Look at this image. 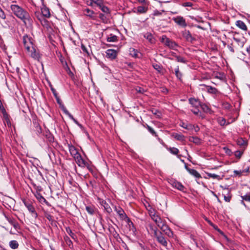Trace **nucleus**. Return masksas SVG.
<instances>
[{
	"label": "nucleus",
	"instance_id": "5fc2aeb1",
	"mask_svg": "<svg viewBox=\"0 0 250 250\" xmlns=\"http://www.w3.org/2000/svg\"><path fill=\"white\" fill-rule=\"evenodd\" d=\"M0 110L1 111V112H2V113L3 115V116H5H5H6V117L7 116V113H6V110H5V109H4V107H3V108H2V109H0Z\"/></svg>",
	"mask_w": 250,
	"mask_h": 250
},
{
	"label": "nucleus",
	"instance_id": "f03ea898",
	"mask_svg": "<svg viewBox=\"0 0 250 250\" xmlns=\"http://www.w3.org/2000/svg\"><path fill=\"white\" fill-rule=\"evenodd\" d=\"M152 220L157 224L158 227L160 228L162 231L166 232V233L168 236H170V234H172V232L166 225V221L165 220L162 219L158 215L152 217Z\"/></svg>",
	"mask_w": 250,
	"mask_h": 250
},
{
	"label": "nucleus",
	"instance_id": "4be33fe9",
	"mask_svg": "<svg viewBox=\"0 0 250 250\" xmlns=\"http://www.w3.org/2000/svg\"><path fill=\"white\" fill-rule=\"evenodd\" d=\"M173 186L181 191H183L185 189L184 186L181 183L178 182H174L173 184Z\"/></svg>",
	"mask_w": 250,
	"mask_h": 250
},
{
	"label": "nucleus",
	"instance_id": "79ce46f5",
	"mask_svg": "<svg viewBox=\"0 0 250 250\" xmlns=\"http://www.w3.org/2000/svg\"><path fill=\"white\" fill-rule=\"evenodd\" d=\"M91 1L96 4L99 7L103 4V0H91Z\"/></svg>",
	"mask_w": 250,
	"mask_h": 250
},
{
	"label": "nucleus",
	"instance_id": "c756f323",
	"mask_svg": "<svg viewBox=\"0 0 250 250\" xmlns=\"http://www.w3.org/2000/svg\"><path fill=\"white\" fill-rule=\"evenodd\" d=\"M167 149L172 154L177 155L179 153V150L175 147H169Z\"/></svg>",
	"mask_w": 250,
	"mask_h": 250
},
{
	"label": "nucleus",
	"instance_id": "338daca9",
	"mask_svg": "<svg viewBox=\"0 0 250 250\" xmlns=\"http://www.w3.org/2000/svg\"><path fill=\"white\" fill-rule=\"evenodd\" d=\"M68 117L71 119V120H74V117L73 116L69 113L68 115Z\"/></svg>",
	"mask_w": 250,
	"mask_h": 250
},
{
	"label": "nucleus",
	"instance_id": "8fccbe9b",
	"mask_svg": "<svg viewBox=\"0 0 250 250\" xmlns=\"http://www.w3.org/2000/svg\"><path fill=\"white\" fill-rule=\"evenodd\" d=\"M153 114H155V115H156V116H157L158 118H160L161 117V113H160L159 111H158V110H156L155 111V112H153Z\"/></svg>",
	"mask_w": 250,
	"mask_h": 250
},
{
	"label": "nucleus",
	"instance_id": "a878e982",
	"mask_svg": "<svg viewBox=\"0 0 250 250\" xmlns=\"http://www.w3.org/2000/svg\"><path fill=\"white\" fill-rule=\"evenodd\" d=\"M147 10V8L143 6L137 7V11L139 13H145Z\"/></svg>",
	"mask_w": 250,
	"mask_h": 250
},
{
	"label": "nucleus",
	"instance_id": "69168bd1",
	"mask_svg": "<svg viewBox=\"0 0 250 250\" xmlns=\"http://www.w3.org/2000/svg\"><path fill=\"white\" fill-rule=\"evenodd\" d=\"M193 129H194V130H195V131L196 132H197V131H198L199 130V127L198 126H196V127H195V126H194V128H193Z\"/></svg>",
	"mask_w": 250,
	"mask_h": 250
},
{
	"label": "nucleus",
	"instance_id": "a211bd4d",
	"mask_svg": "<svg viewBox=\"0 0 250 250\" xmlns=\"http://www.w3.org/2000/svg\"><path fill=\"white\" fill-rule=\"evenodd\" d=\"M236 25L239 28L243 30L244 31L247 30V27L246 24L242 21L239 20L237 21L236 22Z\"/></svg>",
	"mask_w": 250,
	"mask_h": 250
},
{
	"label": "nucleus",
	"instance_id": "a18cd8bd",
	"mask_svg": "<svg viewBox=\"0 0 250 250\" xmlns=\"http://www.w3.org/2000/svg\"><path fill=\"white\" fill-rule=\"evenodd\" d=\"M242 155V153L240 151H236L235 152V156L236 157L240 158Z\"/></svg>",
	"mask_w": 250,
	"mask_h": 250
},
{
	"label": "nucleus",
	"instance_id": "9d476101",
	"mask_svg": "<svg viewBox=\"0 0 250 250\" xmlns=\"http://www.w3.org/2000/svg\"><path fill=\"white\" fill-rule=\"evenodd\" d=\"M117 52L114 49H108L106 51V57L110 59L114 60L117 57Z\"/></svg>",
	"mask_w": 250,
	"mask_h": 250
},
{
	"label": "nucleus",
	"instance_id": "7ed1b4c3",
	"mask_svg": "<svg viewBox=\"0 0 250 250\" xmlns=\"http://www.w3.org/2000/svg\"><path fill=\"white\" fill-rule=\"evenodd\" d=\"M151 228L154 232V235L156 237L157 241L164 247H167V242L165 238L162 235V233L161 232H158L156 228L155 229H153L152 227Z\"/></svg>",
	"mask_w": 250,
	"mask_h": 250
},
{
	"label": "nucleus",
	"instance_id": "2f4dec72",
	"mask_svg": "<svg viewBox=\"0 0 250 250\" xmlns=\"http://www.w3.org/2000/svg\"><path fill=\"white\" fill-rule=\"evenodd\" d=\"M217 121L218 123L222 126L227 125L226 120L223 118L219 117L218 118Z\"/></svg>",
	"mask_w": 250,
	"mask_h": 250
},
{
	"label": "nucleus",
	"instance_id": "e433bc0d",
	"mask_svg": "<svg viewBox=\"0 0 250 250\" xmlns=\"http://www.w3.org/2000/svg\"><path fill=\"white\" fill-rule=\"evenodd\" d=\"M249 170V168L245 170H234L233 171L234 173V175H238L239 176H241L242 175V174L244 173V172H247Z\"/></svg>",
	"mask_w": 250,
	"mask_h": 250
},
{
	"label": "nucleus",
	"instance_id": "4c0bfd02",
	"mask_svg": "<svg viewBox=\"0 0 250 250\" xmlns=\"http://www.w3.org/2000/svg\"><path fill=\"white\" fill-rule=\"evenodd\" d=\"M86 211L90 214H93L94 212V208L91 206H87L86 207Z\"/></svg>",
	"mask_w": 250,
	"mask_h": 250
},
{
	"label": "nucleus",
	"instance_id": "6ab92c4d",
	"mask_svg": "<svg viewBox=\"0 0 250 250\" xmlns=\"http://www.w3.org/2000/svg\"><path fill=\"white\" fill-rule=\"evenodd\" d=\"M24 204L27 208L28 210L31 213H34L36 215H37V213L35 212V209L34 207L30 203L24 202Z\"/></svg>",
	"mask_w": 250,
	"mask_h": 250
},
{
	"label": "nucleus",
	"instance_id": "f3484780",
	"mask_svg": "<svg viewBox=\"0 0 250 250\" xmlns=\"http://www.w3.org/2000/svg\"><path fill=\"white\" fill-rule=\"evenodd\" d=\"M41 12L42 15L45 18H49L50 16L49 10L45 6H43L41 8Z\"/></svg>",
	"mask_w": 250,
	"mask_h": 250
},
{
	"label": "nucleus",
	"instance_id": "ea45409f",
	"mask_svg": "<svg viewBox=\"0 0 250 250\" xmlns=\"http://www.w3.org/2000/svg\"><path fill=\"white\" fill-rule=\"evenodd\" d=\"M176 58L177 61L178 62H183V63H185L186 62L185 59L181 56H177L176 57Z\"/></svg>",
	"mask_w": 250,
	"mask_h": 250
},
{
	"label": "nucleus",
	"instance_id": "f704fd0d",
	"mask_svg": "<svg viewBox=\"0 0 250 250\" xmlns=\"http://www.w3.org/2000/svg\"><path fill=\"white\" fill-rule=\"evenodd\" d=\"M207 174L210 178H212L213 179H217L218 180L220 179V176L218 175H217L216 174L211 173H207Z\"/></svg>",
	"mask_w": 250,
	"mask_h": 250
},
{
	"label": "nucleus",
	"instance_id": "c9c22d12",
	"mask_svg": "<svg viewBox=\"0 0 250 250\" xmlns=\"http://www.w3.org/2000/svg\"><path fill=\"white\" fill-rule=\"evenodd\" d=\"M130 54L134 57H138V52L136 50L133 48L130 49Z\"/></svg>",
	"mask_w": 250,
	"mask_h": 250
},
{
	"label": "nucleus",
	"instance_id": "39448f33",
	"mask_svg": "<svg viewBox=\"0 0 250 250\" xmlns=\"http://www.w3.org/2000/svg\"><path fill=\"white\" fill-rule=\"evenodd\" d=\"M161 42L165 45L168 46L169 48L175 49V48L178 46L177 44L167 38L166 36L164 35L162 37L161 39Z\"/></svg>",
	"mask_w": 250,
	"mask_h": 250
},
{
	"label": "nucleus",
	"instance_id": "cd10ccee",
	"mask_svg": "<svg viewBox=\"0 0 250 250\" xmlns=\"http://www.w3.org/2000/svg\"><path fill=\"white\" fill-rule=\"evenodd\" d=\"M175 73L176 77L179 80H181L182 74L181 72H179V66H177V67L175 69Z\"/></svg>",
	"mask_w": 250,
	"mask_h": 250
},
{
	"label": "nucleus",
	"instance_id": "c03bdc74",
	"mask_svg": "<svg viewBox=\"0 0 250 250\" xmlns=\"http://www.w3.org/2000/svg\"><path fill=\"white\" fill-rule=\"evenodd\" d=\"M241 197L243 200L250 202V195H245L241 196Z\"/></svg>",
	"mask_w": 250,
	"mask_h": 250
},
{
	"label": "nucleus",
	"instance_id": "ddd939ff",
	"mask_svg": "<svg viewBox=\"0 0 250 250\" xmlns=\"http://www.w3.org/2000/svg\"><path fill=\"white\" fill-rule=\"evenodd\" d=\"M183 36L188 42H191L194 40L189 31L188 30L183 32Z\"/></svg>",
	"mask_w": 250,
	"mask_h": 250
},
{
	"label": "nucleus",
	"instance_id": "58836bf2",
	"mask_svg": "<svg viewBox=\"0 0 250 250\" xmlns=\"http://www.w3.org/2000/svg\"><path fill=\"white\" fill-rule=\"evenodd\" d=\"M99 18H100V19L102 20V21L104 22V23H106L107 21V19L106 18V17L105 16V15L102 13H100L99 14Z\"/></svg>",
	"mask_w": 250,
	"mask_h": 250
},
{
	"label": "nucleus",
	"instance_id": "4d7b16f0",
	"mask_svg": "<svg viewBox=\"0 0 250 250\" xmlns=\"http://www.w3.org/2000/svg\"><path fill=\"white\" fill-rule=\"evenodd\" d=\"M62 109H63L64 113L65 114H66V115H68L69 113V112L68 111V110L64 106H63Z\"/></svg>",
	"mask_w": 250,
	"mask_h": 250
},
{
	"label": "nucleus",
	"instance_id": "774afa93",
	"mask_svg": "<svg viewBox=\"0 0 250 250\" xmlns=\"http://www.w3.org/2000/svg\"><path fill=\"white\" fill-rule=\"evenodd\" d=\"M82 48L83 51L87 52L85 47H84L83 45L82 46Z\"/></svg>",
	"mask_w": 250,
	"mask_h": 250
},
{
	"label": "nucleus",
	"instance_id": "bf43d9fd",
	"mask_svg": "<svg viewBox=\"0 0 250 250\" xmlns=\"http://www.w3.org/2000/svg\"><path fill=\"white\" fill-rule=\"evenodd\" d=\"M56 99V100H57V102L58 103V104H61V100L60 99V98L57 96L55 97Z\"/></svg>",
	"mask_w": 250,
	"mask_h": 250
},
{
	"label": "nucleus",
	"instance_id": "2eb2a0df",
	"mask_svg": "<svg viewBox=\"0 0 250 250\" xmlns=\"http://www.w3.org/2000/svg\"><path fill=\"white\" fill-rule=\"evenodd\" d=\"M9 246L12 250H16L19 248V244L16 240H11L9 242Z\"/></svg>",
	"mask_w": 250,
	"mask_h": 250
},
{
	"label": "nucleus",
	"instance_id": "37998d69",
	"mask_svg": "<svg viewBox=\"0 0 250 250\" xmlns=\"http://www.w3.org/2000/svg\"><path fill=\"white\" fill-rule=\"evenodd\" d=\"M0 18L3 20L5 19L6 15L4 11L0 8Z\"/></svg>",
	"mask_w": 250,
	"mask_h": 250
},
{
	"label": "nucleus",
	"instance_id": "4468645a",
	"mask_svg": "<svg viewBox=\"0 0 250 250\" xmlns=\"http://www.w3.org/2000/svg\"><path fill=\"white\" fill-rule=\"evenodd\" d=\"M69 150L71 155L74 158L75 157H77L80 155L77 149L73 146H69Z\"/></svg>",
	"mask_w": 250,
	"mask_h": 250
},
{
	"label": "nucleus",
	"instance_id": "bb28decb",
	"mask_svg": "<svg viewBox=\"0 0 250 250\" xmlns=\"http://www.w3.org/2000/svg\"><path fill=\"white\" fill-rule=\"evenodd\" d=\"M200 108H201L204 112L209 113L211 112L210 109L205 104H201Z\"/></svg>",
	"mask_w": 250,
	"mask_h": 250
},
{
	"label": "nucleus",
	"instance_id": "b1692460",
	"mask_svg": "<svg viewBox=\"0 0 250 250\" xmlns=\"http://www.w3.org/2000/svg\"><path fill=\"white\" fill-rule=\"evenodd\" d=\"M182 127L188 129L192 130L194 128V125L191 124H188L185 123H182L180 125Z\"/></svg>",
	"mask_w": 250,
	"mask_h": 250
},
{
	"label": "nucleus",
	"instance_id": "6e6d98bb",
	"mask_svg": "<svg viewBox=\"0 0 250 250\" xmlns=\"http://www.w3.org/2000/svg\"><path fill=\"white\" fill-rule=\"evenodd\" d=\"M136 90L137 92H138L139 93H143L144 91V90L141 87L137 88L136 89Z\"/></svg>",
	"mask_w": 250,
	"mask_h": 250
},
{
	"label": "nucleus",
	"instance_id": "7c9ffc66",
	"mask_svg": "<svg viewBox=\"0 0 250 250\" xmlns=\"http://www.w3.org/2000/svg\"><path fill=\"white\" fill-rule=\"evenodd\" d=\"M146 128H147L149 132L153 135H154L155 137L158 138V136L156 132L155 131V130L153 129V128H152L151 126H150L148 125H146Z\"/></svg>",
	"mask_w": 250,
	"mask_h": 250
},
{
	"label": "nucleus",
	"instance_id": "1a4fd4ad",
	"mask_svg": "<svg viewBox=\"0 0 250 250\" xmlns=\"http://www.w3.org/2000/svg\"><path fill=\"white\" fill-rule=\"evenodd\" d=\"M83 13L84 16L89 17L92 20H96V14L92 10L89 8H86L83 10Z\"/></svg>",
	"mask_w": 250,
	"mask_h": 250
},
{
	"label": "nucleus",
	"instance_id": "6e6552de",
	"mask_svg": "<svg viewBox=\"0 0 250 250\" xmlns=\"http://www.w3.org/2000/svg\"><path fill=\"white\" fill-rule=\"evenodd\" d=\"M28 55L35 60H39L40 58V53L38 50H36L35 47L30 49L27 51Z\"/></svg>",
	"mask_w": 250,
	"mask_h": 250
},
{
	"label": "nucleus",
	"instance_id": "de8ad7c7",
	"mask_svg": "<svg viewBox=\"0 0 250 250\" xmlns=\"http://www.w3.org/2000/svg\"><path fill=\"white\" fill-rule=\"evenodd\" d=\"M192 5V3L190 2H184L183 4V6L184 7H191Z\"/></svg>",
	"mask_w": 250,
	"mask_h": 250
},
{
	"label": "nucleus",
	"instance_id": "49530a36",
	"mask_svg": "<svg viewBox=\"0 0 250 250\" xmlns=\"http://www.w3.org/2000/svg\"><path fill=\"white\" fill-rule=\"evenodd\" d=\"M149 215L151 216L152 219V217L156 215V214H155V211L154 210V209L150 210L149 211Z\"/></svg>",
	"mask_w": 250,
	"mask_h": 250
},
{
	"label": "nucleus",
	"instance_id": "dca6fc26",
	"mask_svg": "<svg viewBox=\"0 0 250 250\" xmlns=\"http://www.w3.org/2000/svg\"><path fill=\"white\" fill-rule=\"evenodd\" d=\"M115 211L118 214V215L120 216V218L122 219H125L126 216L125 213V211L120 208H115Z\"/></svg>",
	"mask_w": 250,
	"mask_h": 250
},
{
	"label": "nucleus",
	"instance_id": "052dcab7",
	"mask_svg": "<svg viewBox=\"0 0 250 250\" xmlns=\"http://www.w3.org/2000/svg\"><path fill=\"white\" fill-rule=\"evenodd\" d=\"M161 13L160 12H159L158 11H154V16H158V15H161Z\"/></svg>",
	"mask_w": 250,
	"mask_h": 250
},
{
	"label": "nucleus",
	"instance_id": "aec40b11",
	"mask_svg": "<svg viewBox=\"0 0 250 250\" xmlns=\"http://www.w3.org/2000/svg\"><path fill=\"white\" fill-rule=\"evenodd\" d=\"M201 86H205L207 88V91L209 93H213L215 94L217 92V89H216L215 87H212L211 86H208L204 84H201L200 85Z\"/></svg>",
	"mask_w": 250,
	"mask_h": 250
},
{
	"label": "nucleus",
	"instance_id": "e2e57ef3",
	"mask_svg": "<svg viewBox=\"0 0 250 250\" xmlns=\"http://www.w3.org/2000/svg\"><path fill=\"white\" fill-rule=\"evenodd\" d=\"M2 151L1 146H0V161H2Z\"/></svg>",
	"mask_w": 250,
	"mask_h": 250
},
{
	"label": "nucleus",
	"instance_id": "c85d7f7f",
	"mask_svg": "<svg viewBox=\"0 0 250 250\" xmlns=\"http://www.w3.org/2000/svg\"><path fill=\"white\" fill-rule=\"evenodd\" d=\"M117 40V37L115 35L111 34L109 37H107V41L108 42H115Z\"/></svg>",
	"mask_w": 250,
	"mask_h": 250
},
{
	"label": "nucleus",
	"instance_id": "a19ab883",
	"mask_svg": "<svg viewBox=\"0 0 250 250\" xmlns=\"http://www.w3.org/2000/svg\"><path fill=\"white\" fill-rule=\"evenodd\" d=\"M66 232L68 234L73 238H74V233L72 231L71 229L69 228H66Z\"/></svg>",
	"mask_w": 250,
	"mask_h": 250
},
{
	"label": "nucleus",
	"instance_id": "473e14b6",
	"mask_svg": "<svg viewBox=\"0 0 250 250\" xmlns=\"http://www.w3.org/2000/svg\"><path fill=\"white\" fill-rule=\"evenodd\" d=\"M237 144L241 146H245L247 145V142L242 138H240L237 140Z\"/></svg>",
	"mask_w": 250,
	"mask_h": 250
},
{
	"label": "nucleus",
	"instance_id": "3c124183",
	"mask_svg": "<svg viewBox=\"0 0 250 250\" xmlns=\"http://www.w3.org/2000/svg\"><path fill=\"white\" fill-rule=\"evenodd\" d=\"M224 148L226 150L225 152L227 154H228L229 155H231V152L229 149L228 148H226V147H224Z\"/></svg>",
	"mask_w": 250,
	"mask_h": 250
},
{
	"label": "nucleus",
	"instance_id": "680f3d73",
	"mask_svg": "<svg viewBox=\"0 0 250 250\" xmlns=\"http://www.w3.org/2000/svg\"><path fill=\"white\" fill-rule=\"evenodd\" d=\"M73 121L75 122V123H76L77 125H78L79 126H82L80 124L78 123V122L75 118H74V120H73Z\"/></svg>",
	"mask_w": 250,
	"mask_h": 250
},
{
	"label": "nucleus",
	"instance_id": "09e8293b",
	"mask_svg": "<svg viewBox=\"0 0 250 250\" xmlns=\"http://www.w3.org/2000/svg\"><path fill=\"white\" fill-rule=\"evenodd\" d=\"M153 67L158 71H159V72L161 71V68L159 65H158V64L154 65Z\"/></svg>",
	"mask_w": 250,
	"mask_h": 250
},
{
	"label": "nucleus",
	"instance_id": "0eeeda50",
	"mask_svg": "<svg viewBox=\"0 0 250 250\" xmlns=\"http://www.w3.org/2000/svg\"><path fill=\"white\" fill-rule=\"evenodd\" d=\"M172 20L175 23L181 26L185 27L187 26L186 20L183 17L178 16L173 18Z\"/></svg>",
	"mask_w": 250,
	"mask_h": 250
},
{
	"label": "nucleus",
	"instance_id": "f8f14e48",
	"mask_svg": "<svg viewBox=\"0 0 250 250\" xmlns=\"http://www.w3.org/2000/svg\"><path fill=\"white\" fill-rule=\"evenodd\" d=\"M185 168L187 169V170L192 175L194 176L195 177L197 178H200L201 177V175L199 174V173L196 171V170L194 169H190L188 168L187 165H185Z\"/></svg>",
	"mask_w": 250,
	"mask_h": 250
},
{
	"label": "nucleus",
	"instance_id": "72a5a7b5",
	"mask_svg": "<svg viewBox=\"0 0 250 250\" xmlns=\"http://www.w3.org/2000/svg\"><path fill=\"white\" fill-rule=\"evenodd\" d=\"M101 10L105 13H109V10L107 6H105L103 5H101L100 6H99Z\"/></svg>",
	"mask_w": 250,
	"mask_h": 250
},
{
	"label": "nucleus",
	"instance_id": "393cba45",
	"mask_svg": "<svg viewBox=\"0 0 250 250\" xmlns=\"http://www.w3.org/2000/svg\"><path fill=\"white\" fill-rule=\"evenodd\" d=\"M172 136L175 139L179 141H183L184 140V136L181 134L176 133H174L172 134Z\"/></svg>",
	"mask_w": 250,
	"mask_h": 250
},
{
	"label": "nucleus",
	"instance_id": "9b49d317",
	"mask_svg": "<svg viewBox=\"0 0 250 250\" xmlns=\"http://www.w3.org/2000/svg\"><path fill=\"white\" fill-rule=\"evenodd\" d=\"M78 165L81 167H84L86 164L85 161L82 158L81 155L80 154L77 157H75L74 158Z\"/></svg>",
	"mask_w": 250,
	"mask_h": 250
},
{
	"label": "nucleus",
	"instance_id": "412c9836",
	"mask_svg": "<svg viewBox=\"0 0 250 250\" xmlns=\"http://www.w3.org/2000/svg\"><path fill=\"white\" fill-rule=\"evenodd\" d=\"M144 37L151 43H154L155 42V39L151 33H147L144 35Z\"/></svg>",
	"mask_w": 250,
	"mask_h": 250
},
{
	"label": "nucleus",
	"instance_id": "20e7f679",
	"mask_svg": "<svg viewBox=\"0 0 250 250\" xmlns=\"http://www.w3.org/2000/svg\"><path fill=\"white\" fill-rule=\"evenodd\" d=\"M189 102L191 106L195 108L194 109H191V111L195 115H198L199 113V108L201 106V103L200 101L198 99H196L195 98H190L189 99Z\"/></svg>",
	"mask_w": 250,
	"mask_h": 250
},
{
	"label": "nucleus",
	"instance_id": "0e129e2a",
	"mask_svg": "<svg viewBox=\"0 0 250 250\" xmlns=\"http://www.w3.org/2000/svg\"><path fill=\"white\" fill-rule=\"evenodd\" d=\"M228 48H229V50L230 51H231L232 52H234V49H233V48L231 46L229 45Z\"/></svg>",
	"mask_w": 250,
	"mask_h": 250
},
{
	"label": "nucleus",
	"instance_id": "423d86ee",
	"mask_svg": "<svg viewBox=\"0 0 250 250\" xmlns=\"http://www.w3.org/2000/svg\"><path fill=\"white\" fill-rule=\"evenodd\" d=\"M22 40L24 46L27 51L35 47L32 42V39L27 35L23 36Z\"/></svg>",
	"mask_w": 250,
	"mask_h": 250
},
{
	"label": "nucleus",
	"instance_id": "603ef678",
	"mask_svg": "<svg viewBox=\"0 0 250 250\" xmlns=\"http://www.w3.org/2000/svg\"><path fill=\"white\" fill-rule=\"evenodd\" d=\"M205 220L212 227H214V224L207 217L205 218Z\"/></svg>",
	"mask_w": 250,
	"mask_h": 250
},
{
	"label": "nucleus",
	"instance_id": "5701e85b",
	"mask_svg": "<svg viewBox=\"0 0 250 250\" xmlns=\"http://www.w3.org/2000/svg\"><path fill=\"white\" fill-rule=\"evenodd\" d=\"M189 141L195 144H199L201 143V140L197 137L191 136L189 137Z\"/></svg>",
	"mask_w": 250,
	"mask_h": 250
},
{
	"label": "nucleus",
	"instance_id": "13d9d810",
	"mask_svg": "<svg viewBox=\"0 0 250 250\" xmlns=\"http://www.w3.org/2000/svg\"><path fill=\"white\" fill-rule=\"evenodd\" d=\"M51 90H52V91L54 96L55 97L58 96L56 90L54 89H53V88H51Z\"/></svg>",
	"mask_w": 250,
	"mask_h": 250
},
{
	"label": "nucleus",
	"instance_id": "864d4df0",
	"mask_svg": "<svg viewBox=\"0 0 250 250\" xmlns=\"http://www.w3.org/2000/svg\"><path fill=\"white\" fill-rule=\"evenodd\" d=\"M0 110L1 111V112H2V113L3 115V116H5H5H6V117L7 116V113H6V110H5V109H4V107H3V108H2V109H0Z\"/></svg>",
	"mask_w": 250,
	"mask_h": 250
},
{
	"label": "nucleus",
	"instance_id": "f257e3e1",
	"mask_svg": "<svg viewBox=\"0 0 250 250\" xmlns=\"http://www.w3.org/2000/svg\"><path fill=\"white\" fill-rule=\"evenodd\" d=\"M10 9L12 13L22 21L25 26H30L32 25V20L26 10L16 4H11Z\"/></svg>",
	"mask_w": 250,
	"mask_h": 250
}]
</instances>
